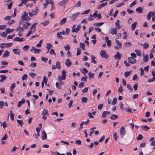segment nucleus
<instances>
[{
  "label": "nucleus",
  "instance_id": "1",
  "mask_svg": "<svg viewBox=\"0 0 155 155\" xmlns=\"http://www.w3.org/2000/svg\"><path fill=\"white\" fill-rule=\"evenodd\" d=\"M76 25H74L72 27V32H73L77 33L81 28V25H78L77 27H76Z\"/></svg>",
  "mask_w": 155,
  "mask_h": 155
},
{
  "label": "nucleus",
  "instance_id": "2",
  "mask_svg": "<svg viewBox=\"0 0 155 155\" xmlns=\"http://www.w3.org/2000/svg\"><path fill=\"white\" fill-rule=\"evenodd\" d=\"M66 72L64 70H63L62 71V75L61 76H59L58 77V80L59 82L61 81V80H64L66 79Z\"/></svg>",
  "mask_w": 155,
  "mask_h": 155
},
{
  "label": "nucleus",
  "instance_id": "3",
  "mask_svg": "<svg viewBox=\"0 0 155 155\" xmlns=\"http://www.w3.org/2000/svg\"><path fill=\"white\" fill-rule=\"evenodd\" d=\"M13 44L12 43H2L0 44V47L2 48H4L5 47L8 48L11 47Z\"/></svg>",
  "mask_w": 155,
  "mask_h": 155
},
{
  "label": "nucleus",
  "instance_id": "4",
  "mask_svg": "<svg viewBox=\"0 0 155 155\" xmlns=\"http://www.w3.org/2000/svg\"><path fill=\"white\" fill-rule=\"evenodd\" d=\"M116 43L117 44V46H114V48L117 50H118L122 48V44L121 42L117 40H115Z\"/></svg>",
  "mask_w": 155,
  "mask_h": 155
},
{
  "label": "nucleus",
  "instance_id": "5",
  "mask_svg": "<svg viewBox=\"0 0 155 155\" xmlns=\"http://www.w3.org/2000/svg\"><path fill=\"white\" fill-rule=\"evenodd\" d=\"M41 114L43 115L42 118L43 119L45 120H46L47 119L46 116L49 115L48 110L45 109L43 110Z\"/></svg>",
  "mask_w": 155,
  "mask_h": 155
},
{
  "label": "nucleus",
  "instance_id": "6",
  "mask_svg": "<svg viewBox=\"0 0 155 155\" xmlns=\"http://www.w3.org/2000/svg\"><path fill=\"white\" fill-rule=\"evenodd\" d=\"M120 133L121 137H122L126 134V130L124 127H121L120 130Z\"/></svg>",
  "mask_w": 155,
  "mask_h": 155
},
{
  "label": "nucleus",
  "instance_id": "7",
  "mask_svg": "<svg viewBox=\"0 0 155 155\" xmlns=\"http://www.w3.org/2000/svg\"><path fill=\"white\" fill-rule=\"evenodd\" d=\"M100 54L102 57L105 58L107 59L108 58V56L106 54V51H105L102 50L100 52Z\"/></svg>",
  "mask_w": 155,
  "mask_h": 155
},
{
  "label": "nucleus",
  "instance_id": "8",
  "mask_svg": "<svg viewBox=\"0 0 155 155\" xmlns=\"http://www.w3.org/2000/svg\"><path fill=\"white\" fill-rule=\"evenodd\" d=\"M128 61L131 64H134L136 63V60L133 57H130L128 58Z\"/></svg>",
  "mask_w": 155,
  "mask_h": 155
},
{
  "label": "nucleus",
  "instance_id": "9",
  "mask_svg": "<svg viewBox=\"0 0 155 155\" xmlns=\"http://www.w3.org/2000/svg\"><path fill=\"white\" fill-rule=\"evenodd\" d=\"M151 16L152 17L155 16V13L152 12H150L148 13L147 15V18L148 20L150 19Z\"/></svg>",
  "mask_w": 155,
  "mask_h": 155
},
{
  "label": "nucleus",
  "instance_id": "10",
  "mask_svg": "<svg viewBox=\"0 0 155 155\" xmlns=\"http://www.w3.org/2000/svg\"><path fill=\"white\" fill-rule=\"evenodd\" d=\"M13 52L15 54L19 55L20 54V50L18 48H15L12 50Z\"/></svg>",
  "mask_w": 155,
  "mask_h": 155
},
{
  "label": "nucleus",
  "instance_id": "11",
  "mask_svg": "<svg viewBox=\"0 0 155 155\" xmlns=\"http://www.w3.org/2000/svg\"><path fill=\"white\" fill-rule=\"evenodd\" d=\"M122 55L120 54L119 52H117L116 54L114 56V57L116 60H120L122 57Z\"/></svg>",
  "mask_w": 155,
  "mask_h": 155
},
{
  "label": "nucleus",
  "instance_id": "12",
  "mask_svg": "<svg viewBox=\"0 0 155 155\" xmlns=\"http://www.w3.org/2000/svg\"><path fill=\"white\" fill-rule=\"evenodd\" d=\"M110 33L112 35H116L117 33V30L116 28H111L110 31Z\"/></svg>",
  "mask_w": 155,
  "mask_h": 155
},
{
  "label": "nucleus",
  "instance_id": "13",
  "mask_svg": "<svg viewBox=\"0 0 155 155\" xmlns=\"http://www.w3.org/2000/svg\"><path fill=\"white\" fill-rule=\"evenodd\" d=\"M41 50L39 49H37L35 47H32L31 49H30V51H34L35 53H38Z\"/></svg>",
  "mask_w": 155,
  "mask_h": 155
},
{
  "label": "nucleus",
  "instance_id": "14",
  "mask_svg": "<svg viewBox=\"0 0 155 155\" xmlns=\"http://www.w3.org/2000/svg\"><path fill=\"white\" fill-rule=\"evenodd\" d=\"M105 41L107 43V45L108 46H110L111 44V41L106 36L105 38Z\"/></svg>",
  "mask_w": 155,
  "mask_h": 155
},
{
  "label": "nucleus",
  "instance_id": "15",
  "mask_svg": "<svg viewBox=\"0 0 155 155\" xmlns=\"http://www.w3.org/2000/svg\"><path fill=\"white\" fill-rule=\"evenodd\" d=\"M65 64L68 67H69L71 65L72 63L69 59H67L65 62Z\"/></svg>",
  "mask_w": 155,
  "mask_h": 155
},
{
  "label": "nucleus",
  "instance_id": "16",
  "mask_svg": "<svg viewBox=\"0 0 155 155\" xmlns=\"http://www.w3.org/2000/svg\"><path fill=\"white\" fill-rule=\"evenodd\" d=\"M35 28H35L33 30H31V29H30L29 31L26 35V37H28L31 35L33 34L35 32Z\"/></svg>",
  "mask_w": 155,
  "mask_h": 155
},
{
  "label": "nucleus",
  "instance_id": "17",
  "mask_svg": "<svg viewBox=\"0 0 155 155\" xmlns=\"http://www.w3.org/2000/svg\"><path fill=\"white\" fill-rule=\"evenodd\" d=\"M107 2H105L104 3H103L101 4L98 7V9H100L103 7H104L105 6H106L107 5Z\"/></svg>",
  "mask_w": 155,
  "mask_h": 155
},
{
  "label": "nucleus",
  "instance_id": "18",
  "mask_svg": "<svg viewBox=\"0 0 155 155\" xmlns=\"http://www.w3.org/2000/svg\"><path fill=\"white\" fill-rule=\"evenodd\" d=\"M25 40V39L23 38H19L18 37H16L14 39V41H18L19 42H21Z\"/></svg>",
  "mask_w": 155,
  "mask_h": 155
},
{
  "label": "nucleus",
  "instance_id": "19",
  "mask_svg": "<svg viewBox=\"0 0 155 155\" xmlns=\"http://www.w3.org/2000/svg\"><path fill=\"white\" fill-rule=\"evenodd\" d=\"M79 12H78L73 14L71 17V19L72 21L74 20L79 15Z\"/></svg>",
  "mask_w": 155,
  "mask_h": 155
},
{
  "label": "nucleus",
  "instance_id": "20",
  "mask_svg": "<svg viewBox=\"0 0 155 155\" xmlns=\"http://www.w3.org/2000/svg\"><path fill=\"white\" fill-rule=\"evenodd\" d=\"M61 143H63L64 144H66V145H69V143L66 141H59L58 143H56V145H58V144L60 145H63V144H61Z\"/></svg>",
  "mask_w": 155,
  "mask_h": 155
},
{
  "label": "nucleus",
  "instance_id": "21",
  "mask_svg": "<svg viewBox=\"0 0 155 155\" xmlns=\"http://www.w3.org/2000/svg\"><path fill=\"white\" fill-rule=\"evenodd\" d=\"M69 0H64L59 3V5L60 6H62L65 5L68 1Z\"/></svg>",
  "mask_w": 155,
  "mask_h": 155
},
{
  "label": "nucleus",
  "instance_id": "22",
  "mask_svg": "<svg viewBox=\"0 0 155 155\" xmlns=\"http://www.w3.org/2000/svg\"><path fill=\"white\" fill-rule=\"evenodd\" d=\"M24 28L21 27L20 26H19L17 28L16 31H19V32H21L23 31Z\"/></svg>",
  "mask_w": 155,
  "mask_h": 155
},
{
  "label": "nucleus",
  "instance_id": "23",
  "mask_svg": "<svg viewBox=\"0 0 155 155\" xmlns=\"http://www.w3.org/2000/svg\"><path fill=\"white\" fill-rule=\"evenodd\" d=\"M67 18H64L61 20L59 22V24L60 25H62L64 24L66 21Z\"/></svg>",
  "mask_w": 155,
  "mask_h": 155
},
{
  "label": "nucleus",
  "instance_id": "24",
  "mask_svg": "<svg viewBox=\"0 0 155 155\" xmlns=\"http://www.w3.org/2000/svg\"><path fill=\"white\" fill-rule=\"evenodd\" d=\"M25 101L24 99L22 98L21 101H19L18 103V107H21V104L25 102Z\"/></svg>",
  "mask_w": 155,
  "mask_h": 155
},
{
  "label": "nucleus",
  "instance_id": "25",
  "mask_svg": "<svg viewBox=\"0 0 155 155\" xmlns=\"http://www.w3.org/2000/svg\"><path fill=\"white\" fill-rule=\"evenodd\" d=\"M38 8L37 7H36L33 11H32V13L33 15H36L38 12Z\"/></svg>",
  "mask_w": 155,
  "mask_h": 155
},
{
  "label": "nucleus",
  "instance_id": "26",
  "mask_svg": "<svg viewBox=\"0 0 155 155\" xmlns=\"http://www.w3.org/2000/svg\"><path fill=\"white\" fill-rule=\"evenodd\" d=\"M9 53L8 51H5L3 56V58H5L8 57L9 56Z\"/></svg>",
  "mask_w": 155,
  "mask_h": 155
},
{
  "label": "nucleus",
  "instance_id": "27",
  "mask_svg": "<svg viewBox=\"0 0 155 155\" xmlns=\"http://www.w3.org/2000/svg\"><path fill=\"white\" fill-rule=\"evenodd\" d=\"M31 25V23H29L28 22H26L23 24V26L24 28L25 29H27L28 28V26Z\"/></svg>",
  "mask_w": 155,
  "mask_h": 155
},
{
  "label": "nucleus",
  "instance_id": "28",
  "mask_svg": "<svg viewBox=\"0 0 155 155\" xmlns=\"http://www.w3.org/2000/svg\"><path fill=\"white\" fill-rule=\"evenodd\" d=\"M119 21H120L118 19L117 20V21L115 23V25H116V27L118 29H120L121 28V26L119 24Z\"/></svg>",
  "mask_w": 155,
  "mask_h": 155
},
{
  "label": "nucleus",
  "instance_id": "29",
  "mask_svg": "<svg viewBox=\"0 0 155 155\" xmlns=\"http://www.w3.org/2000/svg\"><path fill=\"white\" fill-rule=\"evenodd\" d=\"M88 100L87 98L86 97H83L81 98V102L82 103H86Z\"/></svg>",
  "mask_w": 155,
  "mask_h": 155
},
{
  "label": "nucleus",
  "instance_id": "30",
  "mask_svg": "<svg viewBox=\"0 0 155 155\" xmlns=\"http://www.w3.org/2000/svg\"><path fill=\"white\" fill-rule=\"evenodd\" d=\"M15 30L14 29H10L9 28H7L5 30L6 33L7 34L10 33L13 31V30Z\"/></svg>",
  "mask_w": 155,
  "mask_h": 155
},
{
  "label": "nucleus",
  "instance_id": "31",
  "mask_svg": "<svg viewBox=\"0 0 155 155\" xmlns=\"http://www.w3.org/2000/svg\"><path fill=\"white\" fill-rule=\"evenodd\" d=\"M154 137H153L150 138L149 141L152 142L150 143L151 145H155V141L154 140Z\"/></svg>",
  "mask_w": 155,
  "mask_h": 155
},
{
  "label": "nucleus",
  "instance_id": "32",
  "mask_svg": "<svg viewBox=\"0 0 155 155\" xmlns=\"http://www.w3.org/2000/svg\"><path fill=\"white\" fill-rule=\"evenodd\" d=\"M41 136L42 137V139L43 140L47 138V134L45 131H42V134Z\"/></svg>",
  "mask_w": 155,
  "mask_h": 155
},
{
  "label": "nucleus",
  "instance_id": "33",
  "mask_svg": "<svg viewBox=\"0 0 155 155\" xmlns=\"http://www.w3.org/2000/svg\"><path fill=\"white\" fill-rule=\"evenodd\" d=\"M0 77L1 78V79L0 80V82H2L6 79V76L4 75H0Z\"/></svg>",
  "mask_w": 155,
  "mask_h": 155
},
{
  "label": "nucleus",
  "instance_id": "34",
  "mask_svg": "<svg viewBox=\"0 0 155 155\" xmlns=\"http://www.w3.org/2000/svg\"><path fill=\"white\" fill-rule=\"evenodd\" d=\"M132 72L131 71L125 72L124 73L125 77L126 78H127L128 76L130 75Z\"/></svg>",
  "mask_w": 155,
  "mask_h": 155
},
{
  "label": "nucleus",
  "instance_id": "35",
  "mask_svg": "<svg viewBox=\"0 0 155 155\" xmlns=\"http://www.w3.org/2000/svg\"><path fill=\"white\" fill-rule=\"evenodd\" d=\"M135 51L138 56H141V52L140 50L136 49Z\"/></svg>",
  "mask_w": 155,
  "mask_h": 155
},
{
  "label": "nucleus",
  "instance_id": "36",
  "mask_svg": "<svg viewBox=\"0 0 155 155\" xmlns=\"http://www.w3.org/2000/svg\"><path fill=\"white\" fill-rule=\"evenodd\" d=\"M85 45L84 43L81 42L80 43V47L83 50H85Z\"/></svg>",
  "mask_w": 155,
  "mask_h": 155
},
{
  "label": "nucleus",
  "instance_id": "37",
  "mask_svg": "<svg viewBox=\"0 0 155 155\" xmlns=\"http://www.w3.org/2000/svg\"><path fill=\"white\" fill-rule=\"evenodd\" d=\"M118 118V116L116 114H112L110 118L112 120H115Z\"/></svg>",
  "mask_w": 155,
  "mask_h": 155
},
{
  "label": "nucleus",
  "instance_id": "38",
  "mask_svg": "<svg viewBox=\"0 0 155 155\" xmlns=\"http://www.w3.org/2000/svg\"><path fill=\"white\" fill-rule=\"evenodd\" d=\"M143 58V61L145 62H147L149 60V58L148 55H146V56H144Z\"/></svg>",
  "mask_w": 155,
  "mask_h": 155
},
{
  "label": "nucleus",
  "instance_id": "39",
  "mask_svg": "<svg viewBox=\"0 0 155 155\" xmlns=\"http://www.w3.org/2000/svg\"><path fill=\"white\" fill-rule=\"evenodd\" d=\"M91 57L92 62L93 63L95 64H96L97 61L95 60V59L96 58L94 56H93V55H91Z\"/></svg>",
  "mask_w": 155,
  "mask_h": 155
},
{
  "label": "nucleus",
  "instance_id": "40",
  "mask_svg": "<svg viewBox=\"0 0 155 155\" xmlns=\"http://www.w3.org/2000/svg\"><path fill=\"white\" fill-rule=\"evenodd\" d=\"M104 24V22H100L99 23H94V25L96 26H100Z\"/></svg>",
  "mask_w": 155,
  "mask_h": 155
},
{
  "label": "nucleus",
  "instance_id": "41",
  "mask_svg": "<svg viewBox=\"0 0 155 155\" xmlns=\"http://www.w3.org/2000/svg\"><path fill=\"white\" fill-rule=\"evenodd\" d=\"M46 48L48 50H49L51 48V47H52V45L51 44V43H47L46 44Z\"/></svg>",
  "mask_w": 155,
  "mask_h": 155
},
{
  "label": "nucleus",
  "instance_id": "42",
  "mask_svg": "<svg viewBox=\"0 0 155 155\" xmlns=\"http://www.w3.org/2000/svg\"><path fill=\"white\" fill-rule=\"evenodd\" d=\"M137 22H135L134 23L131 25L132 29L133 30H134L137 24Z\"/></svg>",
  "mask_w": 155,
  "mask_h": 155
},
{
  "label": "nucleus",
  "instance_id": "43",
  "mask_svg": "<svg viewBox=\"0 0 155 155\" xmlns=\"http://www.w3.org/2000/svg\"><path fill=\"white\" fill-rule=\"evenodd\" d=\"M57 68L60 69L61 68V63L59 61H57L56 63V65H55Z\"/></svg>",
  "mask_w": 155,
  "mask_h": 155
},
{
  "label": "nucleus",
  "instance_id": "44",
  "mask_svg": "<svg viewBox=\"0 0 155 155\" xmlns=\"http://www.w3.org/2000/svg\"><path fill=\"white\" fill-rule=\"evenodd\" d=\"M15 83H13L12 84L10 87V90L12 92H13V89L15 87Z\"/></svg>",
  "mask_w": 155,
  "mask_h": 155
},
{
  "label": "nucleus",
  "instance_id": "45",
  "mask_svg": "<svg viewBox=\"0 0 155 155\" xmlns=\"http://www.w3.org/2000/svg\"><path fill=\"white\" fill-rule=\"evenodd\" d=\"M136 11L137 12H139L140 13L142 12V8L141 7H138L136 9Z\"/></svg>",
  "mask_w": 155,
  "mask_h": 155
},
{
  "label": "nucleus",
  "instance_id": "46",
  "mask_svg": "<svg viewBox=\"0 0 155 155\" xmlns=\"http://www.w3.org/2000/svg\"><path fill=\"white\" fill-rule=\"evenodd\" d=\"M89 78H94V73L90 72L88 73Z\"/></svg>",
  "mask_w": 155,
  "mask_h": 155
},
{
  "label": "nucleus",
  "instance_id": "47",
  "mask_svg": "<svg viewBox=\"0 0 155 155\" xmlns=\"http://www.w3.org/2000/svg\"><path fill=\"white\" fill-rule=\"evenodd\" d=\"M125 3L124 2H122L121 3H119L117 4L116 7H120L124 5Z\"/></svg>",
  "mask_w": 155,
  "mask_h": 155
},
{
  "label": "nucleus",
  "instance_id": "48",
  "mask_svg": "<svg viewBox=\"0 0 155 155\" xmlns=\"http://www.w3.org/2000/svg\"><path fill=\"white\" fill-rule=\"evenodd\" d=\"M17 122L20 125L21 127L22 126L23 124H24V123L22 120H17Z\"/></svg>",
  "mask_w": 155,
  "mask_h": 155
},
{
  "label": "nucleus",
  "instance_id": "49",
  "mask_svg": "<svg viewBox=\"0 0 155 155\" xmlns=\"http://www.w3.org/2000/svg\"><path fill=\"white\" fill-rule=\"evenodd\" d=\"M117 98L116 97H115L113 100L112 104L113 105H115L117 103Z\"/></svg>",
  "mask_w": 155,
  "mask_h": 155
},
{
  "label": "nucleus",
  "instance_id": "50",
  "mask_svg": "<svg viewBox=\"0 0 155 155\" xmlns=\"http://www.w3.org/2000/svg\"><path fill=\"white\" fill-rule=\"evenodd\" d=\"M6 28V26L5 25H0V30L4 29Z\"/></svg>",
  "mask_w": 155,
  "mask_h": 155
},
{
  "label": "nucleus",
  "instance_id": "51",
  "mask_svg": "<svg viewBox=\"0 0 155 155\" xmlns=\"http://www.w3.org/2000/svg\"><path fill=\"white\" fill-rule=\"evenodd\" d=\"M124 45L126 47H130L131 45V43L130 42H127L125 43L124 44Z\"/></svg>",
  "mask_w": 155,
  "mask_h": 155
},
{
  "label": "nucleus",
  "instance_id": "52",
  "mask_svg": "<svg viewBox=\"0 0 155 155\" xmlns=\"http://www.w3.org/2000/svg\"><path fill=\"white\" fill-rule=\"evenodd\" d=\"M143 46L144 49H146L149 47V45L148 43H145L143 45Z\"/></svg>",
  "mask_w": 155,
  "mask_h": 155
},
{
  "label": "nucleus",
  "instance_id": "53",
  "mask_svg": "<svg viewBox=\"0 0 155 155\" xmlns=\"http://www.w3.org/2000/svg\"><path fill=\"white\" fill-rule=\"evenodd\" d=\"M41 59L42 61H43L46 63L47 62L48 60V59L47 58H45L44 57H41Z\"/></svg>",
  "mask_w": 155,
  "mask_h": 155
},
{
  "label": "nucleus",
  "instance_id": "54",
  "mask_svg": "<svg viewBox=\"0 0 155 155\" xmlns=\"http://www.w3.org/2000/svg\"><path fill=\"white\" fill-rule=\"evenodd\" d=\"M29 46L28 45H25L24 46L23 48V49L25 51H27L29 48Z\"/></svg>",
  "mask_w": 155,
  "mask_h": 155
},
{
  "label": "nucleus",
  "instance_id": "55",
  "mask_svg": "<svg viewBox=\"0 0 155 155\" xmlns=\"http://www.w3.org/2000/svg\"><path fill=\"white\" fill-rule=\"evenodd\" d=\"M143 136L141 134H139L137 138V140H140L143 139Z\"/></svg>",
  "mask_w": 155,
  "mask_h": 155
},
{
  "label": "nucleus",
  "instance_id": "56",
  "mask_svg": "<svg viewBox=\"0 0 155 155\" xmlns=\"http://www.w3.org/2000/svg\"><path fill=\"white\" fill-rule=\"evenodd\" d=\"M114 138L116 141L118 139V136L116 132H115L114 135Z\"/></svg>",
  "mask_w": 155,
  "mask_h": 155
},
{
  "label": "nucleus",
  "instance_id": "57",
  "mask_svg": "<svg viewBox=\"0 0 155 155\" xmlns=\"http://www.w3.org/2000/svg\"><path fill=\"white\" fill-rule=\"evenodd\" d=\"M55 85L57 88L58 89H61V87L60 86V84H59L58 83L56 82V83Z\"/></svg>",
  "mask_w": 155,
  "mask_h": 155
},
{
  "label": "nucleus",
  "instance_id": "58",
  "mask_svg": "<svg viewBox=\"0 0 155 155\" xmlns=\"http://www.w3.org/2000/svg\"><path fill=\"white\" fill-rule=\"evenodd\" d=\"M64 47L65 48V49L66 50L69 51V49H70V47L69 46V45L68 44H67Z\"/></svg>",
  "mask_w": 155,
  "mask_h": 155
},
{
  "label": "nucleus",
  "instance_id": "59",
  "mask_svg": "<svg viewBox=\"0 0 155 155\" xmlns=\"http://www.w3.org/2000/svg\"><path fill=\"white\" fill-rule=\"evenodd\" d=\"M136 4V1H133L130 5V7H132L134 5Z\"/></svg>",
  "mask_w": 155,
  "mask_h": 155
},
{
  "label": "nucleus",
  "instance_id": "60",
  "mask_svg": "<svg viewBox=\"0 0 155 155\" xmlns=\"http://www.w3.org/2000/svg\"><path fill=\"white\" fill-rule=\"evenodd\" d=\"M50 53L51 54H54V55L55 54V53L54 50L52 48L50 50Z\"/></svg>",
  "mask_w": 155,
  "mask_h": 155
},
{
  "label": "nucleus",
  "instance_id": "61",
  "mask_svg": "<svg viewBox=\"0 0 155 155\" xmlns=\"http://www.w3.org/2000/svg\"><path fill=\"white\" fill-rule=\"evenodd\" d=\"M48 3L51 4L52 5L54 4V1L52 0H46Z\"/></svg>",
  "mask_w": 155,
  "mask_h": 155
},
{
  "label": "nucleus",
  "instance_id": "62",
  "mask_svg": "<svg viewBox=\"0 0 155 155\" xmlns=\"http://www.w3.org/2000/svg\"><path fill=\"white\" fill-rule=\"evenodd\" d=\"M87 76H85L81 78V80L82 81H87Z\"/></svg>",
  "mask_w": 155,
  "mask_h": 155
},
{
  "label": "nucleus",
  "instance_id": "63",
  "mask_svg": "<svg viewBox=\"0 0 155 155\" xmlns=\"http://www.w3.org/2000/svg\"><path fill=\"white\" fill-rule=\"evenodd\" d=\"M138 86V84H135L133 86V88L134 90L135 91H136L137 89V87Z\"/></svg>",
  "mask_w": 155,
  "mask_h": 155
},
{
  "label": "nucleus",
  "instance_id": "64",
  "mask_svg": "<svg viewBox=\"0 0 155 155\" xmlns=\"http://www.w3.org/2000/svg\"><path fill=\"white\" fill-rule=\"evenodd\" d=\"M49 23V21L48 20H46L44 22H42L41 24H43L44 26L48 25Z\"/></svg>",
  "mask_w": 155,
  "mask_h": 155
}]
</instances>
